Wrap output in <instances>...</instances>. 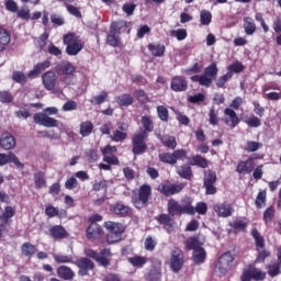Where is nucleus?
Masks as SVG:
<instances>
[{"mask_svg":"<svg viewBox=\"0 0 281 281\" xmlns=\"http://www.w3.org/2000/svg\"><path fill=\"white\" fill-rule=\"evenodd\" d=\"M167 212L169 216H182V214H186L183 211V206H181V203L175 199H170L167 203Z\"/></svg>","mask_w":281,"mask_h":281,"instance_id":"24","label":"nucleus"},{"mask_svg":"<svg viewBox=\"0 0 281 281\" xmlns=\"http://www.w3.org/2000/svg\"><path fill=\"white\" fill-rule=\"evenodd\" d=\"M57 76H74L76 74V66L70 61H63L55 67Z\"/></svg>","mask_w":281,"mask_h":281,"instance_id":"22","label":"nucleus"},{"mask_svg":"<svg viewBox=\"0 0 281 281\" xmlns=\"http://www.w3.org/2000/svg\"><path fill=\"white\" fill-rule=\"evenodd\" d=\"M232 80V72H226L225 75L217 78L215 85L217 89H225V85Z\"/></svg>","mask_w":281,"mask_h":281,"instance_id":"58","label":"nucleus"},{"mask_svg":"<svg viewBox=\"0 0 281 281\" xmlns=\"http://www.w3.org/2000/svg\"><path fill=\"white\" fill-rule=\"evenodd\" d=\"M86 237L88 240H98L99 245H106V239H104V229L98 223H91L88 226Z\"/></svg>","mask_w":281,"mask_h":281,"instance_id":"11","label":"nucleus"},{"mask_svg":"<svg viewBox=\"0 0 281 281\" xmlns=\"http://www.w3.org/2000/svg\"><path fill=\"white\" fill-rule=\"evenodd\" d=\"M79 133L81 137H89L93 133V123L91 121L81 122Z\"/></svg>","mask_w":281,"mask_h":281,"instance_id":"43","label":"nucleus"},{"mask_svg":"<svg viewBox=\"0 0 281 281\" xmlns=\"http://www.w3.org/2000/svg\"><path fill=\"white\" fill-rule=\"evenodd\" d=\"M224 114L229 116L231 120V128H236L238 124H240V119L238 117V114H236V111L226 108L224 110Z\"/></svg>","mask_w":281,"mask_h":281,"instance_id":"47","label":"nucleus"},{"mask_svg":"<svg viewBox=\"0 0 281 281\" xmlns=\"http://www.w3.org/2000/svg\"><path fill=\"white\" fill-rule=\"evenodd\" d=\"M153 196V188L150 184H142L138 188L137 193H133L132 195V204L136 210H144V207H148L150 203V198Z\"/></svg>","mask_w":281,"mask_h":281,"instance_id":"5","label":"nucleus"},{"mask_svg":"<svg viewBox=\"0 0 281 281\" xmlns=\"http://www.w3.org/2000/svg\"><path fill=\"white\" fill-rule=\"evenodd\" d=\"M227 69V74H232V78H234V74H243V71H245V65L240 61H235L231 64Z\"/></svg>","mask_w":281,"mask_h":281,"instance_id":"50","label":"nucleus"},{"mask_svg":"<svg viewBox=\"0 0 281 281\" xmlns=\"http://www.w3.org/2000/svg\"><path fill=\"white\" fill-rule=\"evenodd\" d=\"M140 122L144 128L140 131V133H145V135H148V133H153V131H155V123L153 122V119H150V116H142Z\"/></svg>","mask_w":281,"mask_h":281,"instance_id":"37","label":"nucleus"},{"mask_svg":"<svg viewBox=\"0 0 281 281\" xmlns=\"http://www.w3.org/2000/svg\"><path fill=\"white\" fill-rule=\"evenodd\" d=\"M115 102L119 106H131L135 102V99L128 93H123L115 98Z\"/></svg>","mask_w":281,"mask_h":281,"instance_id":"39","label":"nucleus"},{"mask_svg":"<svg viewBox=\"0 0 281 281\" xmlns=\"http://www.w3.org/2000/svg\"><path fill=\"white\" fill-rule=\"evenodd\" d=\"M14 146H16V138L10 133L2 134L0 137V147L3 148V150H12Z\"/></svg>","mask_w":281,"mask_h":281,"instance_id":"27","label":"nucleus"},{"mask_svg":"<svg viewBox=\"0 0 281 281\" xmlns=\"http://www.w3.org/2000/svg\"><path fill=\"white\" fill-rule=\"evenodd\" d=\"M205 256H206V252H205V248L203 247H200V248H196L195 250H193V262L195 265H202V262H205Z\"/></svg>","mask_w":281,"mask_h":281,"instance_id":"48","label":"nucleus"},{"mask_svg":"<svg viewBox=\"0 0 281 281\" xmlns=\"http://www.w3.org/2000/svg\"><path fill=\"white\" fill-rule=\"evenodd\" d=\"M12 80L18 82V85H25V82H27V77L22 71H13Z\"/></svg>","mask_w":281,"mask_h":281,"instance_id":"64","label":"nucleus"},{"mask_svg":"<svg viewBox=\"0 0 281 281\" xmlns=\"http://www.w3.org/2000/svg\"><path fill=\"white\" fill-rule=\"evenodd\" d=\"M21 254L22 256H25V258L30 259L36 255V246L30 241H26L21 246Z\"/></svg>","mask_w":281,"mask_h":281,"instance_id":"38","label":"nucleus"},{"mask_svg":"<svg viewBox=\"0 0 281 281\" xmlns=\"http://www.w3.org/2000/svg\"><path fill=\"white\" fill-rule=\"evenodd\" d=\"M14 214H16V211H14V207L5 206L4 212L0 216V220L2 221V223H4V225H10V223H12L11 218L14 216Z\"/></svg>","mask_w":281,"mask_h":281,"instance_id":"44","label":"nucleus"},{"mask_svg":"<svg viewBox=\"0 0 281 281\" xmlns=\"http://www.w3.org/2000/svg\"><path fill=\"white\" fill-rule=\"evenodd\" d=\"M50 23L55 25V27H63L65 25V18L58 13L50 14Z\"/></svg>","mask_w":281,"mask_h":281,"instance_id":"61","label":"nucleus"},{"mask_svg":"<svg viewBox=\"0 0 281 281\" xmlns=\"http://www.w3.org/2000/svg\"><path fill=\"white\" fill-rule=\"evenodd\" d=\"M0 102L2 104H10L11 102H14V97L12 95V92H10V90H1Z\"/></svg>","mask_w":281,"mask_h":281,"instance_id":"57","label":"nucleus"},{"mask_svg":"<svg viewBox=\"0 0 281 281\" xmlns=\"http://www.w3.org/2000/svg\"><path fill=\"white\" fill-rule=\"evenodd\" d=\"M124 27H128V22L121 20L111 23L110 33L106 35V43L110 47H120L122 45L120 34H122Z\"/></svg>","mask_w":281,"mask_h":281,"instance_id":"6","label":"nucleus"},{"mask_svg":"<svg viewBox=\"0 0 281 281\" xmlns=\"http://www.w3.org/2000/svg\"><path fill=\"white\" fill-rule=\"evenodd\" d=\"M110 212L112 214H115V216H120V218H126L128 216H132L133 209L119 201L110 205Z\"/></svg>","mask_w":281,"mask_h":281,"instance_id":"16","label":"nucleus"},{"mask_svg":"<svg viewBox=\"0 0 281 281\" xmlns=\"http://www.w3.org/2000/svg\"><path fill=\"white\" fill-rule=\"evenodd\" d=\"M170 262L172 271L179 273V270L183 269V251L179 248L173 249L171 251Z\"/></svg>","mask_w":281,"mask_h":281,"instance_id":"18","label":"nucleus"},{"mask_svg":"<svg viewBox=\"0 0 281 281\" xmlns=\"http://www.w3.org/2000/svg\"><path fill=\"white\" fill-rule=\"evenodd\" d=\"M254 168H256V165L247 158V160H240L237 164L236 172H238V175H251Z\"/></svg>","mask_w":281,"mask_h":281,"instance_id":"28","label":"nucleus"},{"mask_svg":"<svg viewBox=\"0 0 281 281\" xmlns=\"http://www.w3.org/2000/svg\"><path fill=\"white\" fill-rule=\"evenodd\" d=\"M34 183L36 190H41V188H47V180L45 179V172L37 171L34 173Z\"/></svg>","mask_w":281,"mask_h":281,"instance_id":"46","label":"nucleus"},{"mask_svg":"<svg viewBox=\"0 0 281 281\" xmlns=\"http://www.w3.org/2000/svg\"><path fill=\"white\" fill-rule=\"evenodd\" d=\"M103 155V161L105 164H110L112 166H120V158L115 156L117 153V146L106 145L104 148L101 149Z\"/></svg>","mask_w":281,"mask_h":281,"instance_id":"15","label":"nucleus"},{"mask_svg":"<svg viewBox=\"0 0 281 281\" xmlns=\"http://www.w3.org/2000/svg\"><path fill=\"white\" fill-rule=\"evenodd\" d=\"M203 71V61L193 63L189 68L184 69V74H188L191 82H198L200 87H205V89H210L212 83L218 77V65L215 61L211 63L207 67L204 68ZM192 74H195L192 76ZM201 74V75H196Z\"/></svg>","mask_w":281,"mask_h":281,"instance_id":"1","label":"nucleus"},{"mask_svg":"<svg viewBox=\"0 0 281 281\" xmlns=\"http://www.w3.org/2000/svg\"><path fill=\"white\" fill-rule=\"evenodd\" d=\"M134 97L140 104H148L150 102V97L143 89L134 91Z\"/></svg>","mask_w":281,"mask_h":281,"instance_id":"54","label":"nucleus"},{"mask_svg":"<svg viewBox=\"0 0 281 281\" xmlns=\"http://www.w3.org/2000/svg\"><path fill=\"white\" fill-rule=\"evenodd\" d=\"M250 236H252L255 240L256 249L258 251L256 262H265V260H267V258L271 256V252L265 249V237L260 235V232H258V228H252Z\"/></svg>","mask_w":281,"mask_h":281,"instance_id":"8","label":"nucleus"},{"mask_svg":"<svg viewBox=\"0 0 281 281\" xmlns=\"http://www.w3.org/2000/svg\"><path fill=\"white\" fill-rule=\"evenodd\" d=\"M75 265L79 269L78 276L80 278L89 276V271H93V269H95V263L87 257H81L77 259Z\"/></svg>","mask_w":281,"mask_h":281,"instance_id":"14","label":"nucleus"},{"mask_svg":"<svg viewBox=\"0 0 281 281\" xmlns=\"http://www.w3.org/2000/svg\"><path fill=\"white\" fill-rule=\"evenodd\" d=\"M63 43L66 45L68 56H78L85 49V42L76 33H67L63 36Z\"/></svg>","mask_w":281,"mask_h":281,"instance_id":"3","label":"nucleus"},{"mask_svg":"<svg viewBox=\"0 0 281 281\" xmlns=\"http://www.w3.org/2000/svg\"><path fill=\"white\" fill-rule=\"evenodd\" d=\"M201 25H210L212 23V12L202 10L200 13Z\"/></svg>","mask_w":281,"mask_h":281,"instance_id":"62","label":"nucleus"},{"mask_svg":"<svg viewBox=\"0 0 281 281\" xmlns=\"http://www.w3.org/2000/svg\"><path fill=\"white\" fill-rule=\"evenodd\" d=\"M182 190L183 184H176L170 182V180H166L158 186V192L164 194V196H175V194H179V192H182Z\"/></svg>","mask_w":281,"mask_h":281,"instance_id":"13","label":"nucleus"},{"mask_svg":"<svg viewBox=\"0 0 281 281\" xmlns=\"http://www.w3.org/2000/svg\"><path fill=\"white\" fill-rule=\"evenodd\" d=\"M146 281H161V262L154 263L147 274Z\"/></svg>","mask_w":281,"mask_h":281,"instance_id":"31","label":"nucleus"},{"mask_svg":"<svg viewBox=\"0 0 281 281\" xmlns=\"http://www.w3.org/2000/svg\"><path fill=\"white\" fill-rule=\"evenodd\" d=\"M194 203V199L186 195L184 198H182L180 200V205L184 212V214H188L189 216L192 215V213L194 212V205H192Z\"/></svg>","mask_w":281,"mask_h":281,"instance_id":"33","label":"nucleus"},{"mask_svg":"<svg viewBox=\"0 0 281 281\" xmlns=\"http://www.w3.org/2000/svg\"><path fill=\"white\" fill-rule=\"evenodd\" d=\"M213 210L221 218H228L234 214V206L227 202L214 204Z\"/></svg>","mask_w":281,"mask_h":281,"instance_id":"20","label":"nucleus"},{"mask_svg":"<svg viewBox=\"0 0 281 281\" xmlns=\"http://www.w3.org/2000/svg\"><path fill=\"white\" fill-rule=\"evenodd\" d=\"M57 276L60 280L71 281L76 278V272L68 266H59L57 268Z\"/></svg>","mask_w":281,"mask_h":281,"instance_id":"30","label":"nucleus"},{"mask_svg":"<svg viewBox=\"0 0 281 281\" xmlns=\"http://www.w3.org/2000/svg\"><path fill=\"white\" fill-rule=\"evenodd\" d=\"M127 262L132 265V267H135L136 269H142L146 262H148V258L136 255L134 257H130L127 259Z\"/></svg>","mask_w":281,"mask_h":281,"instance_id":"41","label":"nucleus"},{"mask_svg":"<svg viewBox=\"0 0 281 281\" xmlns=\"http://www.w3.org/2000/svg\"><path fill=\"white\" fill-rule=\"evenodd\" d=\"M281 263L279 261L272 262L267 266L268 276L270 278H276L281 273Z\"/></svg>","mask_w":281,"mask_h":281,"instance_id":"49","label":"nucleus"},{"mask_svg":"<svg viewBox=\"0 0 281 281\" xmlns=\"http://www.w3.org/2000/svg\"><path fill=\"white\" fill-rule=\"evenodd\" d=\"M50 67H52V61L47 59L42 63H38L33 67L32 70L27 72V78H38L42 71H45V69H49Z\"/></svg>","mask_w":281,"mask_h":281,"instance_id":"25","label":"nucleus"},{"mask_svg":"<svg viewBox=\"0 0 281 281\" xmlns=\"http://www.w3.org/2000/svg\"><path fill=\"white\" fill-rule=\"evenodd\" d=\"M128 138V124L121 122L117 124V128L112 132L110 139L112 142H125Z\"/></svg>","mask_w":281,"mask_h":281,"instance_id":"17","label":"nucleus"},{"mask_svg":"<svg viewBox=\"0 0 281 281\" xmlns=\"http://www.w3.org/2000/svg\"><path fill=\"white\" fill-rule=\"evenodd\" d=\"M273 218H276V207L274 206H269L263 212V222H265L266 225H269V223L273 222Z\"/></svg>","mask_w":281,"mask_h":281,"instance_id":"53","label":"nucleus"},{"mask_svg":"<svg viewBox=\"0 0 281 281\" xmlns=\"http://www.w3.org/2000/svg\"><path fill=\"white\" fill-rule=\"evenodd\" d=\"M158 159L161 164H168L169 166H175L176 161H175V156L171 153L165 151L158 155Z\"/></svg>","mask_w":281,"mask_h":281,"instance_id":"51","label":"nucleus"},{"mask_svg":"<svg viewBox=\"0 0 281 281\" xmlns=\"http://www.w3.org/2000/svg\"><path fill=\"white\" fill-rule=\"evenodd\" d=\"M176 172L181 177V179H187V181H190L194 177V173H192V167L189 165L179 166Z\"/></svg>","mask_w":281,"mask_h":281,"instance_id":"35","label":"nucleus"},{"mask_svg":"<svg viewBox=\"0 0 281 281\" xmlns=\"http://www.w3.org/2000/svg\"><path fill=\"white\" fill-rule=\"evenodd\" d=\"M194 214H200V216H205V214H207V203L198 202L196 205L193 206V213L191 216H194Z\"/></svg>","mask_w":281,"mask_h":281,"instance_id":"55","label":"nucleus"},{"mask_svg":"<svg viewBox=\"0 0 281 281\" xmlns=\"http://www.w3.org/2000/svg\"><path fill=\"white\" fill-rule=\"evenodd\" d=\"M10 41H12L10 31H7L3 26H0V52L5 50V47L10 45Z\"/></svg>","mask_w":281,"mask_h":281,"instance_id":"34","label":"nucleus"},{"mask_svg":"<svg viewBox=\"0 0 281 281\" xmlns=\"http://www.w3.org/2000/svg\"><path fill=\"white\" fill-rule=\"evenodd\" d=\"M147 49L154 55L156 58H161L166 54V45L161 43H149L147 45Z\"/></svg>","mask_w":281,"mask_h":281,"instance_id":"32","label":"nucleus"},{"mask_svg":"<svg viewBox=\"0 0 281 281\" xmlns=\"http://www.w3.org/2000/svg\"><path fill=\"white\" fill-rule=\"evenodd\" d=\"M56 72L54 70H48L42 76V82L47 91H54L56 88Z\"/></svg>","mask_w":281,"mask_h":281,"instance_id":"23","label":"nucleus"},{"mask_svg":"<svg viewBox=\"0 0 281 281\" xmlns=\"http://www.w3.org/2000/svg\"><path fill=\"white\" fill-rule=\"evenodd\" d=\"M85 256L86 258H92V260H95L100 267H104V269H106L111 267V260L109 258L113 256V252H111V248H103L100 252L91 248H86Z\"/></svg>","mask_w":281,"mask_h":281,"instance_id":"7","label":"nucleus"},{"mask_svg":"<svg viewBox=\"0 0 281 281\" xmlns=\"http://www.w3.org/2000/svg\"><path fill=\"white\" fill-rule=\"evenodd\" d=\"M189 166H198V168H207L210 166V162L206 160L205 157L201 155H194L191 157L189 161Z\"/></svg>","mask_w":281,"mask_h":281,"instance_id":"36","label":"nucleus"},{"mask_svg":"<svg viewBox=\"0 0 281 281\" xmlns=\"http://www.w3.org/2000/svg\"><path fill=\"white\" fill-rule=\"evenodd\" d=\"M234 265V256L231 251L224 252L215 263V271L220 276H227L232 271Z\"/></svg>","mask_w":281,"mask_h":281,"instance_id":"9","label":"nucleus"},{"mask_svg":"<svg viewBox=\"0 0 281 281\" xmlns=\"http://www.w3.org/2000/svg\"><path fill=\"white\" fill-rule=\"evenodd\" d=\"M103 227L109 232V234L105 235V243L108 245H115V243H120L124 232H126V226L119 222L108 221L104 223Z\"/></svg>","mask_w":281,"mask_h":281,"instance_id":"4","label":"nucleus"},{"mask_svg":"<svg viewBox=\"0 0 281 281\" xmlns=\"http://www.w3.org/2000/svg\"><path fill=\"white\" fill-rule=\"evenodd\" d=\"M156 221L159 225H162L164 229L168 234H172L175 232V220L172 218V215L170 213H161L156 217Z\"/></svg>","mask_w":281,"mask_h":281,"instance_id":"19","label":"nucleus"},{"mask_svg":"<svg viewBox=\"0 0 281 281\" xmlns=\"http://www.w3.org/2000/svg\"><path fill=\"white\" fill-rule=\"evenodd\" d=\"M156 111L161 122H168V120H170V112L166 105H158Z\"/></svg>","mask_w":281,"mask_h":281,"instance_id":"52","label":"nucleus"},{"mask_svg":"<svg viewBox=\"0 0 281 281\" xmlns=\"http://www.w3.org/2000/svg\"><path fill=\"white\" fill-rule=\"evenodd\" d=\"M231 227H233L235 234H239V232H245L247 229V223L244 221H235L231 224Z\"/></svg>","mask_w":281,"mask_h":281,"instance_id":"63","label":"nucleus"},{"mask_svg":"<svg viewBox=\"0 0 281 281\" xmlns=\"http://www.w3.org/2000/svg\"><path fill=\"white\" fill-rule=\"evenodd\" d=\"M265 203H267V191H259L255 200L257 210H262V205H265Z\"/></svg>","mask_w":281,"mask_h":281,"instance_id":"56","label":"nucleus"},{"mask_svg":"<svg viewBox=\"0 0 281 281\" xmlns=\"http://www.w3.org/2000/svg\"><path fill=\"white\" fill-rule=\"evenodd\" d=\"M184 245L188 251H195V249L201 248L203 244L199 240V236H191L184 241Z\"/></svg>","mask_w":281,"mask_h":281,"instance_id":"40","label":"nucleus"},{"mask_svg":"<svg viewBox=\"0 0 281 281\" xmlns=\"http://www.w3.org/2000/svg\"><path fill=\"white\" fill-rule=\"evenodd\" d=\"M109 100V92L102 91L101 94L95 95L93 99H90V104H104Z\"/></svg>","mask_w":281,"mask_h":281,"instance_id":"59","label":"nucleus"},{"mask_svg":"<svg viewBox=\"0 0 281 281\" xmlns=\"http://www.w3.org/2000/svg\"><path fill=\"white\" fill-rule=\"evenodd\" d=\"M172 91L181 92L188 89V80L184 77L176 76L171 80Z\"/></svg>","mask_w":281,"mask_h":281,"instance_id":"29","label":"nucleus"},{"mask_svg":"<svg viewBox=\"0 0 281 281\" xmlns=\"http://www.w3.org/2000/svg\"><path fill=\"white\" fill-rule=\"evenodd\" d=\"M7 164H14L18 168L23 170L25 165L19 160V157L14 153L10 151L9 154H0V166H5Z\"/></svg>","mask_w":281,"mask_h":281,"instance_id":"21","label":"nucleus"},{"mask_svg":"<svg viewBox=\"0 0 281 281\" xmlns=\"http://www.w3.org/2000/svg\"><path fill=\"white\" fill-rule=\"evenodd\" d=\"M262 148V143L248 140L245 146L246 153H256V150H260Z\"/></svg>","mask_w":281,"mask_h":281,"instance_id":"60","label":"nucleus"},{"mask_svg":"<svg viewBox=\"0 0 281 281\" xmlns=\"http://www.w3.org/2000/svg\"><path fill=\"white\" fill-rule=\"evenodd\" d=\"M58 115V110L54 106L44 109V112H37L33 115V121L45 128H58V120L49 116Z\"/></svg>","mask_w":281,"mask_h":281,"instance_id":"2","label":"nucleus"},{"mask_svg":"<svg viewBox=\"0 0 281 281\" xmlns=\"http://www.w3.org/2000/svg\"><path fill=\"white\" fill-rule=\"evenodd\" d=\"M160 142L162 146L169 148L170 150H175V148H177V138L175 136L162 135L160 137Z\"/></svg>","mask_w":281,"mask_h":281,"instance_id":"45","label":"nucleus"},{"mask_svg":"<svg viewBox=\"0 0 281 281\" xmlns=\"http://www.w3.org/2000/svg\"><path fill=\"white\" fill-rule=\"evenodd\" d=\"M262 281L267 280V272L260 270V268L250 267L245 269L240 276V281Z\"/></svg>","mask_w":281,"mask_h":281,"instance_id":"12","label":"nucleus"},{"mask_svg":"<svg viewBox=\"0 0 281 281\" xmlns=\"http://www.w3.org/2000/svg\"><path fill=\"white\" fill-rule=\"evenodd\" d=\"M148 135L144 132H138L132 137V153L133 155H144L148 150V145L146 144Z\"/></svg>","mask_w":281,"mask_h":281,"instance_id":"10","label":"nucleus"},{"mask_svg":"<svg viewBox=\"0 0 281 281\" xmlns=\"http://www.w3.org/2000/svg\"><path fill=\"white\" fill-rule=\"evenodd\" d=\"M49 234L55 240H63L69 237V233L63 225H54L49 228Z\"/></svg>","mask_w":281,"mask_h":281,"instance_id":"26","label":"nucleus"},{"mask_svg":"<svg viewBox=\"0 0 281 281\" xmlns=\"http://www.w3.org/2000/svg\"><path fill=\"white\" fill-rule=\"evenodd\" d=\"M244 30L247 36H252V34H256V22L252 18H244Z\"/></svg>","mask_w":281,"mask_h":281,"instance_id":"42","label":"nucleus"}]
</instances>
